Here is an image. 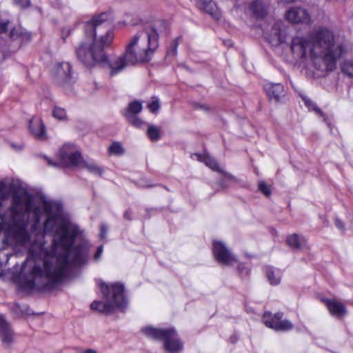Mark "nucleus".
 Masks as SVG:
<instances>
[{"label": "nucleus", "mask_w": 353, "mask_h": 353, "mask_svg": "<svg viewBox=\"0 0 353 353\" xmlns=\"http://www.w3.org/2000/svg\"><path fill=\"white\" fill-rule=\"evenodd\" d=\"M125 150L119 142H114L109 147V152L111 154L120 156L124 154Z\"/></svg>", "instance_id": "bb28decb"}, {"label": "nucleus", "mask_w": 353, "mask_h": 353, "mask_svg": "<svg viewBox=\"0 0 353 353\" xmlns=\"http://www.w3.org/2000/svg\"><path fill=\"white\" fill-rule=\"evenodd\" d=\"M225 178L221 179L219 181V185L222 188H228L229 186L228 181H234L235 178L234 179H230L228 176L223 174Z\"/></svg>", "instance_id": "e433bc0d"}, {"label": "nucleus", "mask_w": 353, "mask_h": 353, "mask_svg": "<svg viewBox=\"0 0 353 353\" xmlns=\"http://www.w3.org/2000/svg\"><path fill=\"white\" fill-rule=\"evenodd\" d=\"M52 115L59 120H65L67 117L65 110L59 107H55L54 108Z\"/></svg>", "instance_id": "2f4dec72"}, {"label": "nucleus", "mask_w": 353, "mask_h": 353, "mask_svg": "<svg viewBox=\"0 0 353 353\" xmlns=\"http://www.w3.org/2000/svg\"><path fill=\"white\" fill-rule=\"evenodd\" d=\"M336 226L341 230H345V225L342 221H341L339 218H336L334 220Z\"/></svg>", "instance_id": "a19ab883"}, {"label": "nucleus", "mask_w": 353, "mask_h": 353, "mask_svg": "<svg viewBox=\"0 0 353 353\" xmlns=\"http://www.w3.org/2000/svg\"><path fill=\"white\" fill-rule=\"evenodd\" d=\"M99 286L105 299H108L110 294H111V301H94L90 305L92 310L110 314L114 312V307L123 310L128 306V303L124 294L125 288L123 283L116 282L108 285L103 281H101Z\"/></svg>", "instance_id": "20e7f679"}, {"label": "nucleus", "mask_w": 353, "mask_h": 353, "mask_svg": "<svg viewBox=\"0 0 353 353\" xmlns=\"http://www.w3.org/2000/svg\"><path fill=\"white\" fill-rule=\"evenodd\" d=\"M305 105L311 110H313L316 112L317 114H319L320 116L323 117L324 113L322 112V110L316 105V104L312 101L311 99L305 97L303 99Z\"/></svg>", "instance_id": "cd10ccee"}, {"label": "nucleus", "mask_w": 353, "mask_h": 353, "mask_svg": "<svg viewBox=\"0 0 353 353\" xmlns=\"http://www.w3.org/2000/svg\"><path fill=\"white\" fill-rule=\"evenodd\" d=\"M103 245H100L97 248V251L94 255V260L97 261L100 258V256H101V254L103 253Z\"/></svg>", "instance_id": "58836bf2"}, {"label": "nucleus", "mask_w": 353, "mask_h": 353, "mask_svg": "<svg viewBox=\"0 0 353 353\" xmlns=\"http://www.w3.org/2000/svg\"><path fill=\"white\" fill-rule=\"evenodd\" d=\"M57 219L53 217H49L46 219L44 223H43V233H50L52 232L55 228L56 226V222Z\"/></svg>", "instance_id": "a878e982"}, {"label": "nucleus", "mask_w": 353, "mask_h": 353, "mask_svg": "<svg viewBox=\"0 0 353 353\" xmlns=\"http://www.w3.org/2000/svg\"><path fill=\"white\" fill-rule=\"evenodd\" d=\"M83 167L86 168L90 172L99 176L103 173V169L94 162L88 163L84 161L83 162Z\"/></svg>", "instance_id": "5701e85b"}, {"label": "nucleus", "mask_w": 353, "mask_h": 353, "mask_svg": "<svg viewBox=\"0 0 353 353\" xmlns=\"http://www.w3.org/2000/svg\"><path fill=\"white\" fill-rule=\"evenodd\" d=\"M195 108H199V109H202V110H208V108L205 105H203V104H196L195 105Z\"/></svg>", "instance_id": "37998d69"}, {"label": "nucleus", "mask_w": 353, "mask_h": 353, "mask_svg": "<svg viewBox=\"0 0 353 353\" xmlns=\"http://www.w3.org/2000/svg\"><path fill=\"white\" fill-rule=\"evenodd\" d=\"M197 1L203 10H205L207 12L210 13V6L211 4L212 0H197Z\"/></svg>", "instance_id": "f704fd0d"}, {"label": "nucleus", "mask_w": 353, "mask_h": 353, "mask_svg": "<svg viewBox=\"0 0 353 353\" xmlns=\"http://www.w3.org/2000/svg\"><path fill=\"white\" fill-rule=\"evenodd\" d=\"M3 186V185H1V187H0V192H1V190H2L1 189H2Z\"/></svg>", "instance_id": "09e8293b"}, {"label": "nucleus", "mask_w": 353, "mask_h": 353, "mask_svg": "<svg viewBox=\"0 0 353 353\" xmlns=\"http://www.w3.org/2000/svg\"><path fill=\"white\" fill-rule=\"evenodd\" d=\"M43 212L49 217L58 219L62 214V205L60 203L44 201L43 203Z\"/></svg>", "instance_id": "f3484780"}, {"label": "nucleus", "mask_w": 353, "mask_h": 353, "mask_svg": "<svg viewBox=\"0 0 353 353\" xmlns=\"http://www.w3.org/2000/svg\"><path fill=\"white\" fill-rule=\"evenodd\" d=\"M9 37L12 41H17L19 48L23 44L29 42L31 40V34L21 26L14 27L11 29Z\"/></svg>", "instance_id": "4468645a"}, {"label": "nucleus", "mask_w": 353, "mask_h": 353, "mask_svg": "<svg viewBox=\"0 0 353 353\" xmlns=\"http://www.w3.org/2000/svg\"><path fill=\"white\" fill-rule=\"evenodd\" d=\"M72 65L69 63H62L58 68V74L63 77V84L70 83L72 81L71 77Z\"/></svg>", "instance_id": "aec40b11"}, {"label": "nucleus", "mask_w": 353, "mask_h": 353, "mask_svg": "<svg viewBox=\"0 0 353 353\" xmlns=\"http://www.w3.org/2000/svg\"><path fill=\"white\" fill-rule=\"evenodd\" d=\"M125 118L126 119L129 123H130L135 128H139L143 124V121L137 115H130L129 114H128V115H126Z\"/></svg>", "instance_id": "c85d7f7f"}, {"label": "nucleus", "mask_w": 353, "mask_h": 353, "mask_svg": "<svg viewBox=\"0 0 353 353\" xmlns=\"http://www.w3.org/2000/svg\"><path fill=\"white\" fill-rule=\"evenodd\" d=\"M265 272L267 279H268L269 282L271 285H278L280 283L281 281V277L279 276H275L274 271L273 270L272 267L268 266L265 268Z\"/></svg>", "instance_id": "b1692460"}, {"label": "nucleus", "mask_w": 353, "mask_h": 353, "mask_svg": "<svg viewBox=\"0 0 353 353\" xmlns=\"http://www.w3.org/2000/svg\"><path fill=\"white\" fill-rule=\"evenodd\" d=\"M259 190L267 196L271 194V190L269 185L264 181H261L259 183Z\"/></svg>", "instance_id": "72a5a7b5"}, {"label": "nucleus", "mask_w": 353, "mask_h": 353, "mask_svg": "<svg viewBox=\"0 0 353 353\" xmlns=\"http://www.w3.org/2000/svg\"><path fill=\"white\" fill-rule=\"evenodd\" d=\"M46 159L47 160L48 164L51 166H57L58 163L53 162L51 159L46 157Z\"/></svg>", "instance_id": "c03bdc74"}, {"label": "nucleus", "mask_w": 353, "mask_h": 353, "mask_svg": "<svg viewBox=\"0 0 353 353\" xmlns=\"http://www.w3.org/2000/svg\"><path fill=\"white\" fill-rule=\"evenodd\" d=\"M286 243L291 249L298 251L305 245L306 240L302 235L292 234L287 236Z\"/></svg>", "instance_id": "a211bd4d"}, {"label": "nucleus", "mask_w": 353, "mask_h": 353, "mask_svg": "<svg viewBox=\"0 0 353 353\" xmlns=\"http://www.w3.org/2000/svg\"><path fill=\"white\" fill-rule=\"evenodd\" d=\"M286 32L282 21H276L272 27L271 33L269 37L270 42L275 45L284 43L285 41Z\"/></svg>", "instance_id": "f8f14e48"}, {"label": "nucleus", "mask_w": 353, "mask_h": 353, "mask_svg": "<svg viewBox=\"0 0 353 353\" xmlns=\"http://www.w3.org/2000/svg\"><path fill=\"white\" fill-rule=\"evenodd\" d=\"M161 129L153 125H149L147 134L152 141H157L161 139Z\"/></svg>", "instance_id": "393cba45"}, {"label": "nucleus", "mask_w": 353, "mask_h": 353, "mask_svg": "<svg viewBox=\"0 0 353 353\" xmlns=\"http://www.w3.org/2000/svg\"><path fill=\"white\" fill-rule=\"evenodd\" d=\"M60 159L61 162L67 165L74 167H79L81 164L83 165V162H84L80 152H75L68 154L64 148H62L60 151Z\"/></svg>", "instance_id": "2eb2a0df"}, {"label": "nucleus", "mask_w": 353, "mask_h": 353, "mask_svg": "<svg viewBox=\"0 0 353 353\" xmlns=\"http://www.w3.org/2000/svg\"><path fill=\"white\" fill-rule=\"evenodd\" d=\"M13 306H14V307H17V309H20V308H19V307H20V306H19V303H14V304L13 305Z\"/></svg>", "instance_id": "de8ad7c7"}, {"label": "nucleus", "mask_w": 353, "mask_h": 353, "mask_svg": "<svg viewBox=\"0 0 353 353\" xmlns=\"http://www.w3.org/2000/svg\"><path fill=\"white\" fill-rule=\"evenodd\" d=\"M341 71L347 77L353 78V61H345L341 66Z\"/></svg>", "instance_id": "c756f323"}, {"label": "nucleus", "mask_w": 353, "mask_h": 353, "mask_svg": "<svg viewBox=\"0 0 353 353\" xmlns=\"http://www.w3.org/2000/svg\"><path fill=\"white\" fill-rule=\"evenodd\" d=\"M205 163L206 165L210 167L212 170H215L222 174H224L225 176H228L230 179H234V176L233 175L221 170L219 168V165L218 163L216 162V161H215L214 159L206 158Z\"/></svg>", "instance_id": "4be33fe9"}, {"label": "nucleus", "mask_w": 353, "mask_h": 353, "mask_svg": "<svg viewBox=\"0 0 353 353\" xmlns=\"http://www.w3.org/2000/svg\"><path fill=\"white\" fill-rule=\"evenodd\" d=\"M83 353H97V352L92 349H88Z\"/></svg>", "instance_id": "a18cd8bd"}, {"label": "nucleus", "mask_w": 353, "mask_h": 353, "mask_svg": "<svg viewBox=\"0 0 353 353\" xmlns=\"http://www.w3.org/2000/svg\"><path fill=\"white\" fill-rule=\"evenodd\" d=\"M123 217H124V219H125L126 220H128V221H131L132 219V211H131L130 209L127 210L124 212Z\"/></svg>", "instance_id": "79ce46f5"}, {"label": "nucleus", "mask_w": 353, "mask_h": 353, "mask_svg": "<svg viewBox=\"0 0 353 353\" xmlns=\"http://www.w3.org/2000/svg\"><path fill=\"white\" fill-rule=\"evenodd\" d=\"M286 19L294 23H308L310 20L307 11L299 7L289 9L286 13Z\"/></svg>", "instance_id": "9d476101"}, {"label": "nucleus", "mask_w": 353, "mask_h": 353, "mask_svg": "<svg viewBox=\"0 0 353 353\" xmlns=\"http://www.w3.org/2000/svg\"><path fill=\"white\" fill-rule=\"evenodd\" d=\"M108 232V228L105 225L101 224L100 227V237L101 239H103L105 238L106 234Z\"/></svg>", "instance_id": "4c0bfd02"}, {"label": "nucleus", "mask_w": 353, "mask_h": 353, "mask_svg": "<svg viewBox=\"0 0 353 353\" xmlns=\"http://www.w3.org/2000/svg\"><path fill=\"white\" fill-rule=\"evenodd\" d=\"M265 89L269 98L276 102L279 101L281 98L284 96V87L281 83H267L265 85Z\"/></svg>", "instance_id": "dca6fc26"}, {"label": "nucleus", "mask_w": 353, "mask_h": 353, "mask_svg": "<svg viewBox=\"0 0 353 353\" xmlns=\"http://www.w3.org/2000/svg\"><path fill=\"white\" fill-rule=\"evenodd\" d=\"M290 48L292 52L299 58L310 57L313 59L312 43L310 36L308 39L295 37L292 39Z\"/></svg>", "instance_id": "0eeeda50"}, {"label": "nucleus", "mask_w": 353, "mask_h": 353, "mask_svg": "<svg viewBox=\"0 0 353 353\" xmlns=\"http://www.w3.org/2000/svg\"><path fill=\"white\" fill-rule=\"evenodd\" d=\"M212 252L215 259L224 265H230L236 261L234 256L221 241L213 242Z\"/></svg>", "instance_id": "6e6552de"}, {"label": "nucleus", "mask_w": 353, "mask_h": 353, "mask_svg": "<svg viewBox=\"0 0 353 353\" xmlns=\"http://www.w3.org/2000/svg\"><path fill=\"white\" fill-rule=\"evenodd\" d=\"M281 1L285 3H289L294 2L295 0H281Z\"/></svg>", "instance_id": "49530a36"}, {"label": "nucleus", "mask_w": 353, "mask_h": 353, "mask_svg": "<svg viewBox=\"0 0 353 353\" xmlns=\"http://www.w3.org/2000/svg\"><path fill=\"white\" fill-rule=\"evenodd\" d=\"M159 32L154 26H145L126 43L123 54L127 61L134 65L149 62L159 48Z\"/></svg>", "instance_id": "7ed1b4c3"}, {"label": "nucleus", "mask_w": 353, "mask_h": 353, "mask_svg": "<svg viewBox=\"0 0 353 353\" xmlns=\"http://www.w3.org/2000/svg\"><path fill=\"white\" fill-rule=\"evenodd\" d=\"M142 110V104L139 101H134L128 104L126 109L122 111V114L124 117H126L128 114L130 115H137Z\"/></svg>", "instance_id": "412c9836"}, {"label": "nucleus", "mask_w": 353, "mask_h": 353, "mask_svg": "<svg viewBox=\"0 0 353 353\" xmlns=\"http://www.w3.org/2000/svg\"><path fill=\"white\" fill-rule=\"evenodd\" d=\"M141 332L148 337L163 341L164 349L170 353H177L183 350V343L178 337L174 328H157L146 326L141 328Z\"/></svg>", "instance_id": "39448f33"}, {"label": "nucleus", "mask_w": 353, "mask_h": 353, "mask_svg": "<svg viewBox=\"0 0 353 353\" xmlns=\"http://www.w3.org/2000/svg\"><path fill=\"white\" fill-rule=\"evenodd\" d=\"M14 332L3 316L0 315V339L6 345H10L13 342Z\"/></svg>", "instance_id": "ddd939ff"}, {"label": "nucleus", "mask_w": 353, "mask_h": 353, "mask_svg": "<svg viewBox=\"0 0 353 353\" xmlns=\"http://www.w3.org/2000/svg\"><path fill=\"white\" fill-rule=\"evenodd\" d=\"M29 129L36 139L41 141L47 139L46 126L41 118L32 117L29 121Z\"/></svg>", "instance_id": "9b49d317"}, {"label": "nucleus", "mask_w": 353, "mask_h": 353, "mask_svg": "<svg viewBox=\"0 0 353 353\" xmlns=\"http://www.w3.org/2000/svg\"><path fill=\"white\" fill-rule=\"evenodd\" d=\"M14 2L22 8H26L30 5V0H14Z\"/></svg>", "instance_id": "c9c22d12"}, {"label": "nucleus", "mask_w": 353, "mask_h": 353, "mask_svg": "<svg viewBox=\"0 0 353 353\" xmlns=\"http://www.w3.org/2000/svg\"><path fill=\"white\" fill-rule=\"evenodd\" d=\"M160 108L159 98L156 96L152 97V101L148 104V108L152 113H157Z\"/></svg>", "instance_id": "7c9ffc66"}, {"label": "nucleus", "mask_w": 353, "mask_h": 353, "mask_svg": "<svg viewBox=\"0 0 353 353\" xmlns=\"http://www.w3.org/2000/svg\"><path fill=\"white\" fill-rule=\"evenodd\" d=\"M182 39L181 37H176L174 40H173L170 44V54L176 55L177 52V48L179 46V42Z\"/></svg>", "instance_id": "473e14b6"}, {"label": "nucleus", "mask_w": 353, "mask_h": 353, "mask_svg": "<svg viewBox=\"0 0 353 353\" xmlns=\"http://www.w3.org/2000/svg\"><path fill=\"white\" fill-rule=\"evenodd\" d=\"M250 9L258 19H263L267 14V7L261 0H255L250 5Z\"/></svg>", "instance_id": "6ab92c4d"}, {"label": "nucleus", "mask_w": 353, "mask_h": 353, "mask_svg": "<svg viewBox=\"0 0 353 353\" xmlns=\"http://www.w3.org/2000/svg\"><path fill=\"white\" fill-rule=\"evenodd\" d=\"M321 301L326 305L329 312L337 319H343L347 313L345 305L336 299L323 298Z\"/></svg>", "instance_id": "1a4fd4ad"}, {"label": "nucleus", "mask_w": 353, "mask_h": 353, "mask_svg": "<svg viewBox=\"0 0 353 353\" xmlns=\"http://www.w3.org/2000/svg\"><path fill=\"white\" fill-rule=\"evenodd\" d=\"M110 15L108 12H102L93 16L85 23V35L92 40V43L81 42L76 48L75 53L78 60L87 68H92L97 63H107L110 69V75L114 76L130 63L127 61L123 53L108 60L105 48L109 47L113 41V31L108 29L103 34H99L102 32V29H105Z\"/></svg>", "instance_id": "f257e3e1"}, {"label": "nucleus", "mask_w": 353, "mask_h": 353, "mask_svg": "<svg viewBox=\"0 0 353 353\" xmlns=\"http://www.w3.org/2000/svg\"><path fill=\"white\" fill-rule=\"evenodd\" d=\"M312 43L313 63L315 68L321 72L333 71L336 61L345 52L343 43L335 44L332 30L321 27L310 34Z\"/></svg>", "instance_id": "f03ea898"}, {"label": "nucleus", "mask_w": 353, "mask_h": 353, "mask_svg": "<svg viewBox=\"0 0 353 353\" xmlns=\"http://www.w3.org/2000/svg\"><path fill=\"white\" fill-rule=\"evenodd\" d=\"M9 21L0 23V33H5L8 29Z\"/></svg>", "instance_id": "ea45409f"}, {"label": "nucleus", "mask_w": 353, "mask_h": 353, "mask_svg": "<svg viewBox=\"0 0 353 353\" xmlns=\"http://www.w3.org/2000/svg\"><path fill=\"white\" fill-rule=\"evenodd\" d=\"M283 314L277 312L272 315L269 312L264 313L262 321L268 327L274 329L276 331H288L294 327L293 324L288 320H282Z\"/></svg>", "instance_id": "423d86ee"}]
</instances>
